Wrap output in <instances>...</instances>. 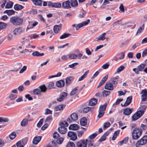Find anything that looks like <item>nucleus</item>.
<instances>
[{"label": "nucleus", "mask_w": 147, "mask_h": 147, "mask_svg": "<svg viewBox=\"0 0 147 147\" xmlns=\"http://www.w3.org/2000/svg\"><path fill=\"white\" fill-rule=\"evenodd\" d=\"M22 18L17 16H13L10 18L9 22L13 25L17 26L21 25L23 22Z\"/></svg>", "instance_id": "nucleus-1"}, {"label": "nucleus", "mask_w": 147, "mask_h": 147, "mask_svg": "<svg viewBox=\"0 0 147 147\" xmlns=\"http://www.w3.org/2000/svg\"><path fill=\"white\" fill-rule=\"evenodd\" d=\"M142 134V130L139 128H135L132 133V138L134 140L138 139Z\"/></svg>", "instance_id": "nucleus-2"}, {"label": "nucleus", "mask_w": 147, "mask_h": 147, "mask_svg": "<svg viewBox=\"0 0 147 147\" xmlns=\"http://www.w3.org/2000/svg\"><path fill=\"white\" fill-rule=\"evenodd\" d=\"M22 40L20 43L23 46V48H29L30 47V41L29 39L25 37L22 38Z\"/></svg>", "instance_id": "nucleus-3"}, {"label": "nucleus", "mask_w": 147, "mask_h": 147, "mask_svg": "<svg viewBox=\"0 0 147 147\" xmlns=\"http://www.w3.org/2000/svg\"><path fill=\"white\" fill-rule=\"evenodd\" d=\"M107 105V103H105L103 105H101L100 106L98 116V117L100 118L104 115Z\"/></svg>", "instance_id": "nucleus-4"}, {"label": "nucleus", "mask_w": 147, "mask_h": 147, "mask_svg": "<svg viewBox=\"0 0 147 147\" xmlns=\"http://www.w3.org/2000/svg\"><path fill=\"white\" fill-rule=\"evenodd\" d=\"M88 141L87 139L80 140L76 143V147H87Z\"/></svg>", "instance_id": "nucleus-5"}, {"label": "nucleus", "mask_w": 147, "mask_h": 147, "mask_svg": "<svg viewBox=\"0 0 147 147\" xmlns=\"http://www.w3.org/2000/svg\"><path fill=\"white\" fill-rule=\"evenodd\" d=\"M90 22V20L89 19L83 22L80 23L78 24L77 25L76 24H74L72 25V26L76 28V30H78L79 28H80L83 26H86Z\"/></svg>", "instance_id": "nucleus-6"}, {"label": "nucleus", "mask_w": 147, "mask_h": 147, "mask_svg": "<svg viewBox=\"0 0 147 147\" xmlns=\"http://www.w3.org/2000/svg\"><path fill=\"white\" fill-rule=\"evenodd\" d=\"M144 111L143 110H141L138 111L132 116V118L133 120H136L143 114Z\"/></svg>", "instance_id": "nucleus-7"}, {"label": "nucleus", "mask_w": 147, "mask_h": 147, "mask_svg": "<svg viewBox=\"0 0 147 147\" xmlns=\"http://www.w3.org/2000/svg\"><path fill=\"white\" fill-rule=\"evenodd\" d=\"M24 29L23 27H20L16 28L13 31V34L15 36L18 35L23 32Z\"/></svg>", "instance_id": "nucleus-8"}, {"label": "nucleus", "mask_w": 147, "mask_h": 147, "mask_svg": "<svg viewBox=\"0 0 147 147\" xmlns=\"http://www.w3.org/2000/svg\"><path fill=\"white\" fill-rule=\"evenodd\" d=\"M146 64L145 63H142L138 66L136 68H135L133 69V71L136 74H139V72L142 71L144 70V68L146 66Z\"/></svg>", "instance_id": "nucleus-9"}, {"label": "nucleus", "mask_w": 147, "mask_h": 147, "mask_svg": "<svg viewBox=\"0 0 147 147\" xmlns=\"http://www.w3.org/2000/svg\"><path fill=\"white\" fill-rule=\"evenodd\" d=\"M147 143V135L143 137L142 138L138 140L137 142L136 145L139 146V145H142L146 144Z\"/></svg>", "instance_id": "nucleus-10"}, {"label": "nucleus", "mask_w": 147, "mask_h": 147, "mask_svg": "<svg viewBox=\"0 0 147 147\" xmlns=\"http://www.w3.org/2000/svg\"><path fill=\"white\" fill-rule=\"evenodd\" d=\"M67 136L70 138V139L73 141H75L77 139L76 133L73 131H69L68 133Z\"/></svg>", "instance_id": "nucleus-11"}, {"label": "nucleus", "mask_w": 147, "mask_h": 147, "mask_svg": "<svg viewBox=\"0 0 147 147\" xmlns=\"http://www.w3.org/2000/svg\"><path fill=\"white\" fill-rule=\"evenodd\" d=\"M70 117L71 120L69 118H68L67 120V122L69 123L71 122L72 120L75 121L77 120L78 119V117L76 113H73L71 115Z\"/></svg>", "instance_id": "nucleus-12"}, {"label": "nucleus", "mask_w": 147, "mask_h": 147, "mask_svg": "<svg viewBox=\"0 0 147 147\" xmlns=\"http://www.w3.org/2000/svg\"><path fill=\"white\" fill-rule=\"evenodd\" d=\"M27 140L24 139L21 140L17 142L16 145L17 147H24L26 143Z\"/></svg>", "instance_id": "nucleus-13"}, {"label": "nucleus", "mask_w": 147, "mask_h": 147, "mask_svg": "<svg viewBox=\"0 0 147 147\" xmlns=\"http://www.w3.org/2000/svg\"><path fill=\"white\" fill-rule=\"evenodd\" d=\"M119 79V76H117L115 77H112L111 78V82L115 86H116L117 85L118 80Z\"/></svg>", "instance_id": "nucleus-14"}, {"label": "nucleus", "mask_w": 147, "mask_h": 147, "mask_svg": "<svg viewBox=\"0 0 147 147\" xmlns=\"http://www.w3.org/2000/svg\"><path fill=\"white\" fill-rule=\"evenodd\" d=\"M67 96V93L65 92H63L59 96V98H57V100L59 102L63 101L64 99Z\"/></svg>", "instance_id": "nucleus-15"}, {"label": "nucleus", "mask_w": 147, "mask_h": 147, "mask_svg": "<svg viewBox=\"0 0 147 147\" xmlns=\"http://www.w3.org/2000/svg\"><path fill=\"white\" fill-rule=\"evenodd\" d=\"M133 110L134 109L133 108H127L123 110V113L125 115H129L132 112Z\"/></svg>", "instance_id": "nucleus-16"}, {"label": "nucleus", "mask_w": 147, "mask_h": 147, "mask_svg": "<svg viewBox=\"0 0 147 147\" xmlns=\"http://www.w3.org/2000/svg\"><path fill=\"white\" fill-rule=\"evenodd\" d=\"M141 93L142 94L141 96L142 100L143 101H146L147 97V90L145 89L142 90Z\"/></svg>", "instance_id": "nucleus-17"}, {"label": "nucleus", "mask_w": 147, "mask_h": 147, "mask_svg": "<svg viewBox=\"0 0 147 147\" xmlns=\"http://www.w3.org/2000/svg\"><path fill=\"white\" fill-rule=\"evenodd\" d=\"M70 1L69 0H67L62 3V6L63 8H71V7L70 5Z\"/></svg>", "instance_id": "nucleus-18"}, {"label": "nucleus", "mask_w": 147, "mask_h": 147, "mask_svg": "<svg viewBox=\"0 0 147 147\" xmlns=\"http://www.w3.org/2000/svg\"><path fill=\"white\" fill-rule=\"evenodd\" d=\"M113 86L111 82H108L105 84V89L112 90L113 89Z\"/></svg>", "instance_id": "nucleus-19"}, {"label": "nucleus", "mask_w": 147, "mask_h": 147, "mask_svg": "<svg viewBox=\"0 0 147 147\" xmlns=\"http://www.w3.org/2000/svg\"><path fill=\"white\" fill-rule=\"evenodd\" d=\"M61 29V25H56L53 27V30L55 33L57 34L59 33Z\"/></svg>", "instance_id": "nucleus-20"}, {"label": "nucleus", "mask_w": 147, "mask_h": 147, "mask_svg": "<svg viewBox=\"0 0 147 147\" xmlns=\"http://www.w3.org/2000/svg\"><path fill=\"white\" fill-rule=\"evenodd\" d=\"M124 54L123 53L117 54L114 58L113 60L116 61H118L119 59H122L124 58Z\"/></svg>", "instance_id": "nucleus-21"}, {"label": "nucleus", "mask_w": 147, "mask_h": 147, "mask_svg": "<svg viewBox=\"0 0 147 147\" xmlns=\"http://www.w3.org/2000/svg\"><path fill=\"white\" fill-rule=\"evenodd\" d=\"M69 129L71 130H76L79 128V126L76 124H71L69 127Z\"/></svg>", "instance_id": "nucleus-22"}, {"label": "nucleus", "mask_w": 147, "mask_h": 147, "mask_svg": "<svg viewBox=\"0 0 147 147\" xmlns=\"http://www.w3.org/2000/svg\"><path fill=\"white\" fill-rule=\"evenodd\" d=\"M39 88L41 93L45 92L47 89L45 84H43L39 86Z\"/></svg>", "instance_id": "nucleus-23"}, {"label": "nucleus", "mask_w": 147, "mask_h": 147, "mask_svg": "<svg viewBox=\"0 0 147 147\" xmlns=\"http://www.w3.org/2000/svg\"><path fill=\"white\" fill-rule=\"evenodd\" d=\"M65 107V105H58L55 107V111H62Z\"/></svg>", "instance_id": "nucleus-24"}, {"label": "nucleus", "mask_w": 147, "mask_h": 147, "mask_svg": "<svg viewBox=\"0 0 147 147\" xmlns=\"http://www.w3.org/2000/svg\"><path fill=\"white\" fill-rule=\"evenodd\" d=\"M65 82L64 80H61L57 81L56 83V86L58 87H62L65 85Z\"/></svg>", "instance_id": "nucleus-25"}, {"label": "nucleus", "mask_w": 147, "mask_h": 147, "mask_svg": "<svg viewBox=\"0 0 147 147\" xmlns=\"http://www.w3.org/2000/svg\"><path fill=\"white\" fill-rule=\"evenodd\" d=\"M59 132L62 134H65L67 132V129L65 127H59L58 129Z\"/></svg>", "instance_id": "nucleus-26"}, {"label": "nucleus", "mask_w": 147, "mask_h": 147, "mask_svg": "<svg viewBox=\"0 0 147 147\" xmlns=\"http://www.w3.org/2000/svg\"><path fill=\"white\" fill-rule=\"evenodd\" d=\"M132 100V96H130L128 97L127 98L124 104V107H126L131 102Z\"/></svg>", "instance_id": "nucleus-27"}, {"label": "nucleus", "mask_w": 147, "mask_h": 147, "mask_svg": "<svg viewBox=\"0 0 147 147\" xmlns=\"http://www.w3.org/2000/svg\"><path fill=\"white\" fill-rule=\"evenodd\" d=\"M74 78L73 76H69L67 77L66 79L65 83L67 86L69 85L71 83V81H72Z\"/></svg>", "instance_id": "nucleus-28"}, {"label": "nucleus", "mask_w": 147, "mask_h": 147, "mask_svg": "<svg viewBox=\"0 0 147 147\" xmlns=\"http://www.w3.org/2000/svg\"><path fill=\"white\" fill-rule=\"evenodd\" d=\"M97 102V100L94 98H92L90 100L89 102V105L90 106L95 105Z\"/></svg>", "instance_id": "nucleus-29"}, {"label": "nucleus", "mask_w": 147, "mask_h": 147, "mask_svg": "<svg viewBox=\"0 0 147 147\" xmlns=\"http://www.w3.org/2000/svg\"><path fill=\"white\" fill-rule=\"evenodd\" d=\"M70 2L71 6L73 7H76L78 5L77 0H71Z\"/></svg>", "instance_id": "nucleus-30"}, {"label": "nucleus", "mask_w": 147, "mask_h": 147, "mask_svg": "<svg viewBox=\"0 0 147 147\" xmlns=\"http://www.w3.org/2000/svg\"><path fill=\"white\" fill-rule=\"evenodd\" d=\"M32 2L35 5L41 6L42 5V1L41 0H32Z\"/></svg>", "instance_id": "nucleus-31"}, {"label": "nucleus", "mask_w": 147, "mask_h": 147, "mask_svg": "<svg viewBox=\"0 0 147 147\" xmlns=\"http://www.w3.org/2000/svg\"><path fill=\"white\" fill-rule=\"evenodd\" d=\"M106 35V33H104L101 35L99 36L98 37L96 38L97 39V41H99V40H103L105 38V35Z\"/></svg>", "instance_id": "nucleus-32"}, {"label": "nucleus", "mask_w": 147, "mask_h": 147, "mask_svg": "<svg viewBox=\"0 0 147 147\" xmlns=\"http://www.w3.org/2000/svg\"><path fill=\"white\" fill-rule=\"evenodd\" d=\"M41 140V137H36L33 140V143L34 144H37Z\"/></svg>", "instance_id": "nucleus-33"}, {"label": "nucleus", "mask_w": 147, "mask_h": 147, "mask_svg": "<svg viewBox=\"0 0 147 147\" xmlns=\"http://www.w3.org/2000/svg\"><path fill=\"white\" fill-rule=\"evenodd\" d=\"M59 125L60 126L59 127H66L68 126V124L65 121H63L59 123Z\"/></svg>", "instance_id": "nucleus-34"}, {"label": "nucleus", "mask_w": 147, "mask_h": 147, "mask_svg": "<svg viewBox=\"0 0 147 147\" xmlns=\"http://www.w3.org/2000/svg\"><path fill=\"white\" fill-rule=\"evenodd\" d=\"M33 95H40L41 94L40 90L38 88L34 89L33 91Z\"/></svg>", "instance_id": "nucleus-35"}, {"label": "nucleus", "mask_w": 147, "mask_h": 147, "mask_svg": "<svg viewBox=\"0 0 147 147\" xmlns=\"http://www.w3.org/2000/svg\"><path fill=\"white\" fill-rule=\"evenodd\" d=\"M32 55L34 56L41 57L43 56L44 54V53H40L38 51H35L33 52Z\"/></svg>", "instance_id": "nucleus-36"}, {"label": "nucleus", "mask_w": 147, "mask_h": 147, "mask_svg": "<svg viewBox=\"0 0 147 147\" xmlns=\"http://www.w3.org/2000/svg\"><path fill=\"white\" fill-rule=\"evenodd\" d=\"M80 122L81 125L84 126L87 124V120L84 117L80 119Z\"/></svg>", "instance_id": "nucleus-37"}, {"label": "nucleus", "mask_w": 147, "mask_h": 147, "mask_svg": "<svg viewBox=\"0 0 147 147\" xmlns=\"http://www.w3.org/2000/svg\"><path fill=\"white\" fill-rule=\"evenodd\" d=\"M109 134V133L108 132H106L104 134L101 138L99 140L101 142L104 141L106 139V137Z\"/></svg>", "instance_id": "nucleus-38"}, {"label": "nucleus", "mask_w": 147, "mask_h": 147, "mask_svg": "<svg viewBox=\"0 0 147 147\" xmlns=\"http://www.w3.org/2000/svg\"><path fill=\"white\" fill-rule=\"evenodd\" d=\"M15 12V11L12 9L6 10L3 12L4 13H7L9 16L13 14Z\"/></svg>", "instance_id": "nucleus-39"}, {"label": "nucleus", "mask_w": 147, "mask_h": 147, "mask_svg": "<svg viewBox=\"0 0 147 147\" xmlns=\"http://www.w3.org/2000/svg\"><path fill=\"white\" fill-rule=\"evenodd\" d=\"M13 3L12 2L9 1L7 3L5 8L7 9L11 8L12 7Z\"/></svg>", "instance_id": "nucleus-40"}, {"label": "nucleus", "mask_w": 147, "mask_h": 147, "mask_svg": "<svg viewBox=\"0 0 147 147\" xmlns=\"http://www.w3.org/2000/svg\"><path fill=\"white\" fill-rule=\"evenodd\" d=\"M14 8L15 10L18 11L22 9L23 7L22 5L17 4L15 5Z\"/></svg>", "instance_id": "nucleus-41"}, {"label": "nucleus", "mask_w": 147, "mask_h": 147, "mask_svg": "<svg viewBox=\"0 0 147 147\" xmlns=\"http://www.w3.org/2000/svg\"><path fill=\"white\" fill-rule=\"evenodd\" d=\"M144 24H143L142 26L139 27L137 31L136 32V35H137L138 34H140L142 32V30L144 29Z\"/></svg>", "instance_id": "nucleus-42"}, {"label": "nucleus", "mask_w": 147, "mask_h": 147, "mask_svg": "<svg viewBox=\"0 0 147 147\" xmlns=\"http://www.w3.org/2000/svg\"><path fill=\"white\" fill-rule=\"evenodd\" d=\"M69 58L70 59H76L77 58V55L72 53L68 55Z\"/></svg>", "instance_id": "nucleus-43"}, {"label": "nucleus", "mask_w": 147, "mask_h": 147, "mask_svg": "<svg viewBox=\"0 0 147 147\" xmlns=\"http://www.w3.org/2000/svg\"><path fill=\"white\" fill-rule=\"evenodd\" d=\"M29 26H30V27L31 26V28H32L38 24V22H33L32 21L29 22Z\"/></svg>", "instance_id": "nucleus-44"}, {"label": "nucleus", "mask_w": 147, "mask_h": 147, "mask_svg": "<svg viewBox=\"0 0 147 147\" xmlns=\"http://www.w3.org/2000/svg\"><path fill=\"white\" fill-rule=\"evenodd\" d=\"M88 147H95L94 145V141L92 140H88Z\"/></svg>", "instance_id": "nucleus-45"}, {"label": "nucleus", "mask_w": 147, "mask_h": 147, "mask_svg": "<svg viewBox=\"0 0 147 147\" xmlns=\"http://www.w3.org/2000/svg\"><path fill=\"white\" fill-rule=\"evenodd\" d=\"M78 87L75 88L71 91L70 95L73 96L76 94L78 91Z\"/></svg>", "instance_id": "nucleus-46"}, {"label": "nucleus", "mask_w": 147, "mask_h": 147, "mask_svg": "<svg viewBox=\"0 0 147 147\" xmlns=\"http://www.w3.org/2000/svg\"><path fill=\"white\" fill-rule=\"evenodd\" d=\"M28 120L27 119H24L21 122V125L22 126H24L26 125L28 123Z\"/></svg>", "instance_id": "nucleus-47"}, {"label": "nucleus", "mask_w": 147, "mask_h": 147, "mask_svg": "<svg viewBox=\"0 0 147 147\" xmlns=\"http://www.w3.org/2000/svg\"><path fill=\"white\" fill-rule=\"evenodd\" d=\"M17 95L15 94H13L12 93L10 94L9 96V98L11 100H14L16 98Z\"/></svg>", "instance_id": "nucleus-48"}, {"label": "nucleus", "mask_w": 147, "mask_h": 147, "mask_svg": "<svg viewBox=\"0 0 147 147\" xmlns=\"http://www.w3.org/2000/svg\"><path fill=\"white\" fill-rule=\"evenodd\" d=\"M66 147H75V144L73 142H69L67 143Z\"/></svg>", "instance_id": "nucleus-49"}, {"label": "nucleus", "mask_w": 147, "mask_h": 147, "mask_svg": "<svg viewBox=\"0 0 147 147\" xmlns=\"http://www.w3.org/2000/svg\"><path fill=\"white\" fill-rule=\"evenodd\" d=\"M125 68V67L123 65H121L117 69V72L119 73L123 71Z\"/></svg>", "instance_id": "nucleus-50"}, {"label": "nucleus", "mask_w": 147, "mask_h": 147, "mask_svg": "<svg viewBox=\"0 0 147 147\" xmlns=\"http://www.w3.org/2000/svg\"><path fill=\"white\" fill-rule=\"evenodd\" d=\"M16 136V134L14 132H12L9 135V138L10 139L13 140L14 139Z\"/></svg>", "instance_id": "nucleus-51"}, {"label": "nucleus", "mask_w": 147, "mask_h": 147, "mask_svg": "<svg viewBox=\"0 0 147 147\" xmlns=\"http://www.w3.org/2000/svg\"><path fill=\"white\" fill-rule=\"evenodd\" d=\"M111 125V124L109 122H105L104 124L103 129L105 130L108 128Z\"/></svg>", "instance_id": "nucleus-52"}, {"label": "nucleus", "mask_w": 147, "mask_h": 147, "mask_svg": "<svg viewBox=\"0 0 147 147\" xmlns=\"http://www.w3.org/2000/svg\"><path fill=\"white\" fill-rule=\"evenodd\" d=\"M119 134V131H115L114 133V134L112 138V140H114L116 138L117 136Z\"/></svg>", "instance_id": "nucleus-53"}, {"label": "nucleus", "mask_w": 147, "mask_h": 147, "mask_svg": "<svg viewBox=\"0 0 147 147\" xmlns=\"http://www.w3.org/2000/svg\"><path fill=\"white\" fill-rule=\"evenodd\" d=\"M61 6V4L59 3H53V7L59 8Z\"/></svg>", "instance_id": "nucleus-54"}, {"label": "nucleus", "mask_w": 147, "mask_h": 147, "mask_svg": "<svg viewBox=\"0 0 147 147\" xmlns=\"http://www.w3.org/2000/svg\"><path fill=\"white\" fill-rule=\"evenodd\" d=\"M70 35V34L65 33L62 35H61L59 37L61 39H63L68 37L69 35Z\"/></svg>", "instance_id": "nucleus-55"}, {"label": "nucleus", "mask_w": 147, "mask_h": 147, "mask_svg": "<svg viewBox=\"0 0 147 147\" xmlns=\"http://www.w3.org/2000/svg\"><path fill=\"white\" fill-rule=\"evenodd\" d=\"M7 25L5 23L0 22V30L3 29L6 27Z\"/></svg>", "instance_id": "nucleus-56"}, {"label": "nucleus", "mask_w": 147, "mask_h": 147, "mask_svg": "<svg viewBox=\"0 0 147 147\" xmlns=\"http://www.w3.org/2000/svg\"><path fill=\"white\" fill-rule=\"evenodd\" d=\"M22 65L21 63H18L16 64L15 65L16 68L17 70L18 71L20 69L22 66Z\"/></svg>", "instance_id": "nucleus-57"}, {"label": "nucleus", "mask_w": 147, "mask_h": 147, "mask_svg": "<svg viewBox=\"0 0 147 147\" xmlns=\"http://www.w3.org/2000/svg\"><path fill=\"white\" fill-rule=\"evenodd\" d=\"M78 63H73L69 65V68H72L74 69L75 68V67L78 65Z\"/></svg>", "instance_id": "nucleus-58"}, {"label": "nucleus", "mask_w": 147, "mask_h": 147, "mask_svg": "<svg viewBox=\"0 0 147 147\" xmlns=\"http://www.w3.org/2000/svg\"><path fill=\"white\" fill-rule=\"evenodd\" d=\"M110 93V91L105 90L102 92V95L103 96H107Z\"/></svg>", "instance_id": "nucleus-59"}, {"label": "nucleus", "mask_w": 147, "mask_h": 147, "mask_svg": "<svg viewBox=\"0 0 147 147\" xmlns=\"http://www.w3.org/2000/svg\"><path fill=\"white\" fill-rule=\"evenodd\" d=\"M45 114L46 115L52 114V111L50 110L48 108L46 109H45Z\"/></svg>", "instance_id": "nucleus-60"}, {"label": "nucleus", "mask_w": 147, "mask_h": 147, "mask_svg": "<svg viewBox=\"0 0 147 147\" xmlns=\"http://www.w3.org/2000/svg\"><path fill=\"white\" fill-rule=\"evenodd\" d=\"M60 136L59 133L57 132H55L53 134V137L54 139H57L60 138Z\"/></svg>", "instance_id": "nucleus-61"}, {"label": "nucleus", "mask_w": 147, "mask_h": 147, "mask_svg": "<svg viewBox=\"0 0 147 147\" xmlns=\"http://www.w3.org/2000/svg\"><path fill=\"white\" fill-rule=\"evenodd\" d=\"M91 109V107H85L83 110V112L84 113H86L88 112Z\"/></svg>", "instance_id": "nucleus-62"}, {"label": "nucleus", "mask_w": 147, "mask_h": 147, "mask_svg": "<svg viewBox=\"0 0 147 147\" xmlns=\"http://www.w3.org/2000/svg\"><path fill=\"white\" fill-rule=\"evenodd\" d=\"M109 63H107L104 64L102 67L104 69H106L109 67Z\"/></svg>", "instance_id": "nucleus-63"}, {"label": "nucleus", "mask_w": 147, "mask_h": 147, "mask_svg": "<svg viewBox=\"0 0 147 147\" xmlns=\"http://www.w3.org/2000/svg\"><path fill=\"white\" fill-rule=\"evenodd\" d=\"M57 144L56 143L53 142L52 143L51 145H48L46 146V147H56Z\"/></svg>", "instance_id": "nucleus-64"}]
</instances>
